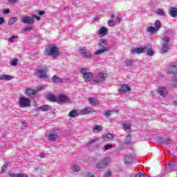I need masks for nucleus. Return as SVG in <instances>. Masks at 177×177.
I'll return each mask as SVG.
<instances>
[{"mask_svg":"<svg viewBox=\"0 0 177 177\" xmlns=\"http://www.w3.org/2000/svg\"><path fill=\"white\" fill-rule=\"evenodd\" d=\"M153 26H149L146 28L147 32H149L150 35H153V34L161 29V21L159 20L155 21Z\"/></svg>","mask_w":177,"mask_h":177,"instance_id":"1","label":"nucleus"},{"mask_svg":"<svg viewBox=\"0 0 177 177\" xmlns=\"http://www.w3.org/2000/svg\"><path fill=\"white\" fill-rule=\"evenodd\" d=\"M80 74H82L85 82H91V80L92 79V77H93V74L89 72V70L86 68H81Z\"/></svg>","mask_w":177,"mask_h":177,"instance_id":"2","label":"nucleus"},{"mask_svg":"<svg viewBox=\"0 0 177 177\" xmlns=\"http://www.w3.org/2000/svg\"><path fill=\"white\" fill-rule=\"evenodd\" d=\"M39 67L40 68L37 69V77L42 80H46L48 78V66L41 65Z\"/></svg>","mask_w":177,"mask_h":177,"instance_id":"3","label":"nucleus"},{"mask_svg":"<svg viewBox=\"0 0 177 177\" xmlns=\"http://www.w3.org/2000/svg\"><path fill=\"white\" fill-rule=\"evenodd\" d=\"M110 161L109 158H102L97 161L95 167L98 169H104L110 164Z\"/></svg>","mask_w":177,"mask_h":177,"instance_id":"4","label":"nucleus"},{"mask_svg":"<svg viewBox=\"0 0 177 177\" xmlns=\"http://www.w3.org/2000/svg\"><path fill=\"white\" fill-rule=\"evenodd\" d=\"M46 53H47V55H49V56H53V57H57V56L60 55L59 48H57V46H53L46 48Z\"/></svg>","mask_w":177,"mask_h":177,"instance_id":"5","label":"nucleus"},{"mask_svg":"<svg viewBox=\"0 0 177 177\" xmlns=\"http://www.w3.org/2000/svg\"><path fill=\"white\" fill-rule=\"evenodd\" d=\"M107 77V73H99L96 77L93 80V84H102V82H104L106 81V77Z\"/></svg>","mask_w":177,"mask_h":177,"instance_id":"6","label":"nucleus"},{"mask_svg":"<svg viewBox=\"0 0 177 177\" xmlns=\"http://www.w3.org/2000/svg\"><path fill=\"white\" fill-rule=\"evenodd\" d=\"M18 104L19 107H21V109L30 107V106H31V101L29 98L21 97L19 98Z\"/></svg>","mask_w":177,"mask_h":177,"instance_id":"7","label":"nucleus"},{"mask_svg":"<svg viewBox=\"0 0 177 177\" xmlns=\"http://www.w3.org/2000/svg\"><path fill=\"white\" fill-rule=\"evenodd\" d=\"M169 41L170 39L169 37L165 36L163 38V43L162 44V48L160 50V53H167V52H168V50H169V47L171 46V45H169Z\"/></svg>","mask_w":177,"mask_h":177,"instance_id":"8","label":"nucleus"},{"mask_svg":"<svg viewBox=\"0 0 177 177\" xmlns=\"http://www.w3.org/2000/svg\"><path fill=\"white\" fill-rule=\"evenodd\" d=\"M79 50L82 56H83V57L85 59H91V57H92V54L89 51L85 50V47L80 48Z\"/></svg>","mask_w":177,"mask_h":177,"instance_id":"9","label":"nucleus"},{"mask_svg":"<svg viewBox=\"0 0 177 177\" xmlns=\"http://www.w3.org/2000/svg\"><path fill=\"white\" fill-rule=\"evenodd\" d=\"M21 23H24L25 24H34L35 21L32 18V15L28 16V17H24L21 19Z\"/></svg>","mask_w":177,"mask_h":177,"instance_id":"10","label":"nucleus"},{"mask_svg":"<svg viewBox=\"0 0 177 177\" xmlns=\"http://www.w3.org/2000/svg\"><path fill=\"white\" fill-rule=\"evenodd\" d=\"M120 93H127L131 92V87L127 84H122L118 89Z\"/></svg>","mask_w":177,"mask_h":177,"instance_id":"11","label":"nucleus"},{"mask_svg":"<svg viewBox=\"0 0 177 177\" xmlns=\"http://www.w3.org/2000/svg\"><path fill=\"white\" fill-rule=\"evenodd\" d=\"M158 95H160V96H163L164 97L168 95V91H167V88L165 87L160 86L158 88Z\"/></svg>","mask_w":177,"mask_h":177,"instance_id":"12","label":"nucleus"},{"mask_svg":"<svg viewBox=\"0 0 177 177\" xmlns=\"http://www.w3.org/2000/svg\"><path fill=\"white\" fill-rule=\"evenodd\" d=\"M80 113L82 115H86V114H91V113H95V111L89 107H85L82 110H81Z\"/></svg>","mask_w":177,"mask_h":177,"instance_id":"13","label":"nucleus"},{"mask_svg":"<svg viewBox=\"0 0 177 177\" xmlns=\"http://www.w3.org/2000/svg\"><path fill=\"white\" fill-rule=\"evenodd\" d=\"M15 77L10 76L9 75H0V80L1 81H12Z\"/></svg>","mask_w":177,"mask_h":177,"instance_id":"14","label":"nucleus"},{"mask_svg":"<svg viewBox=\"0 0 177 177\" xmlns=\"http://www.w3.org/2000/svg\"><path fill=\"white\" fill-rule=\"evenodd\" d=\"M107 32H109V29L106 27H102L99 30L98 34L102 37H104V35H107Z\"/></svg>","mask_w":177,"mask_h":177,"instance_id":"15","label":"nucleus"},{"mask_svg":"<svg viewBox=\"0 0 177 177\" xmlns=\"http://www.w3.org/2000/svg\"><path fill=\"white\" fill-rule=\"evenodd\" d=\"M104 52H109V48L104 46H102L100 49L95 52V55H102V53H104Z\"/></svg>","mask_w":177,"mask_h":177,"instance_id":"16","label":"nucleus"},{"mask_svg":"<svg viewBox=\"0 0 177 177\" xmlns=\"http://www.w3.org/2000/svg\"><path fill=\"white\" fill-rule=\"evenodd\" d=\"M26 96H32V95L37 94V90H33L31 88H26L25 91Z\"/></svg>","mask_w":177,"mask_h":177,"instance_id":"17","label":"nucleus"},{"mask_svg":"<svg viewBox=\"0 0 177 177\" xmlns=\"http://www.w3.org/2000/svg\"><path fill=\"white\" fill-rule=\"evenodd\" d=\"M169 15L171 17H177V8H169Z\"/></svg>","mask_w":177,"mask_h":177,"instance_id":"18","label":"nucleus"},{"mask_svg":"<svg viewBox=\"0 0 177 177\" xmlns=\"http://www.w3.org/2000/svg\"><path fill=\"white\" fill-rule=\"evenodd\" d=\"M52 81L55 84H56V83L60 84V82H63V79L62 77L55 75L52 77Z\"/></svg>","mask_w":177,"mask_h":177,"instance_id":"19","label":"nucleus"},{"mask_svg":"<svg viewBox=\"0 0 177 177\" xmlns=\"http://www.w3.org/2000/svg\"><path fill=\"white\" fill-rule=\"evenodd\" d=\"M146 50V46H144L143 48H136L131 50V52H133L134 53H143Z\"/></svg>","mask_w":177,"mask_h":177,"instance_id":"20","label":"nucleus"},{"mask_svg":"<svg viewBox=\"0 0 177 177\" xmlns=\"http://www.w3.org/2000/svg\"><path fill=\"white\" fill-rule=\"evenodd\" d=\"M39 110H41V111H48V110H50V106L48 104L42 105L41 106L37 108L36 111H39Z\"/></svg>","mask_w":177,"mask_h":177,"instance_id":"21","label":"nucleus"},{"mask_svg":"<svg viewBox=\"0 0 177 177\" xmlns=\"http://www.w3.org/2000/svg\"><path fill=\"white\" fill-rule=\"evenodd\" d=\"M59 139V136L57 134L51 133L48 135V140L50 142H55Z\"/></svg>","mask_w":177,"mask_h":177,"instance_id":"22","label":"nucleus"},{"mask_svg":"<svg viewBox=\"0 0 177 177\" xmlns=\"http://www.w3.org/2000/svg\"><path fill=\"white\" fill-rule=\"evenodd\" d=\"M9 177H28L26 174H21L20 173L13 174L10 173L8 174Z\"/></svg>","mask_w":177,"mask_h":177,"instance_id":"23","label":"nucleus"},{"mask_svg":"<svg viewBox=\"0 0 177 177\" xmlns=\"http://www.w3.org/2000/svg\"><path fill=\"white\" fill-rule=\"evenodd\" d=\"M88 102L90 103V104H97V103H99V100H97V98L95 97H89L88 98Z\"/></svg>","mask_w":177,"mask_h":177,"instance_id":"24","label":"nucleus"},{"mask_svg":"<svg viewBox=\"0 0 177 177\" xmlns=\"http://www.w3.org/2000/svg\"><path fill=\"white\" fill-rule=\"evenodd\" d=\"M68 115L71 118H74L75 117H77V115H78V112L77 111V110H72L68 113Z\"/></svg>","mask_w":177,"mask_h":177,"instance_id":"25","label":"nucleus"},{"mask_svg":"<svg viewBox=\"0 0 177 177\" xmlns=\"http://www.w3.org/2000/svg\"><path fill=\"white\" fill-rule=\"evenodd\" d=\"M59 102H68V97H67V96L64 95H60L59 96Z\"/></svg>","mask_w":177,"mask_h":177,"instance_id":"26","label":"nucleus"},{"mask_svg":"<svg viewBox=\"0 0 177 177\" xmlns=\"http://www.w3.org/2000/svg\"><path fill=\"white\" fill-rule=\"evenodd\" d=\"M124 64L126 67H129L133 64V61L132 59H126Z\"/></svg>","mask_w":177,"mask_h":177,"instance_id":"27","label":"nucleus"},{"mask_svg":"<svg viewBox=\"0 0 177 177\" xmlns=\"http://www.w3.org/2000/svg\"><path fill=\"white\" fill-rule=\"evenodd\" d=\"M16 21H17V17H12L9 19L8 24L10 26H13V24L16 23Z\"/></svg>","mask_w":177,"mask_h":177,"instance_id":"28","label":"nucleus"},{"mask_svg":"<svg viewBox=\"0 0 177 177\" xmlns=\"http://www.w3.org/2000/svg\"><path fill=\"white\" fill-rule=\"evenodd\" d=\"M169 73H177V67L176 66H172L169 68Z\"/></svg>","mask_w":177,"mask_h":177,"instance_id":"29","label":"nucleus"},{"mask_svg":"<svg viewBox=\"0 0 177 177\" xmlns=\"http://www.w3.org/2000/svg\"><path fill=\"white\" fill-rule=\"evenodd\" d=\"M71 169L74 172H80V171H81V168L78 165H73V166H72L71 167Z\"/></svg>","mask_w":177,"mask_h":177,"instance_id":"30","label":"nucleus"},{"mask_svg":"<svg viewBox=\"0 0 177 177\" xmlns=\"http://www.w3.org/2000/svg\"><path fill=\"white\" fill-rule=\"evenodd\" d=\"M48 99H49V100H51V102H57V97L53 95H49L48 96Z\"/></svg>","mask_w":177,"mask_h":177,"instance_id":"31","label":"nucleus"},{"mask_svg":"<svg viewBox=\"0 0 177 177\" xmlns=\"http://www.w3.org/2000/svg\"><path fill=\"white\" fill-rule=\"evenodd\" d=\"M124 162H125V164H131V162H132V159L129 156H126L124 158Z\"/></svg>","mask_w":177,"mask_h":177,"instance_id":"32","label":"nucleus"},{"mask_svg":"<svg viewBox=\"0 0 177 177\" xmlns=\"http://www.w3.org/2000/svg\"><path fill=\"white\" fill-rule=\"evenodd\" d=\"M108 26L109 27H114V26H115V21H114L113 19H109L108 21Z\"/></svg>","mask_w":177,"mask_h":177,"instance_id":"33","label":"nucleus"},{"mask_svg":"<svg viewBox=\"0 0 177 177\" xmlns=\"http://www.w3.org/2000/svg\"><path fill=\"white\" fill-rule=\"evenodd\" d=\"M86 177H99V176H97L95 173L93 174L91 171H88L87 172Z\"/></svg>","mask_w":177,"mask_h":177,"instance_id":"34","label":"nucleus"},{"mask_svg":"<svg viewBox=\"0 0 177 177\" xmlns=\"http://www.w3.org/2000/svg\"><path fill=\"white\" fill-rule=\"evenodd\" d=\"M103 44L105 45V46H107V44L106 43V39H101L100 41V43L98 44V45L100 46V48H102V45H103Z\"/></svg>","mask_w":177,"mask_h":177,"instance_id":"35","label":"nucleus"},{"mask_svg":"<svg viewBox=\"0 0 177 177\" xmlns=\"http://www.w3.org/2000/svg\"><path fill=\"white\" fill-rule=\"evenodd\" d=\"M147 56H153L154 55V52L151 48H149L147 51Z\"/></svg>","mask_w":177,"mask_h":177,"instance_id":"36","label":"nucleus"},{"mask_svg":"<svg viewBox=\"0 0 177 177\" xmlns=\"http://www.w3.org/2000/svg\"><path fill=\"white\" fill-rule=\"evenodd\" d=\"M19 38V36H16V35H13V36H11L10 38H9V41L10 42H15V39Z\"/></svg>","mask_w":177,"mask_h":177,"instance_id":"37","label":"nucleus"},{"mask_svg":"<svg viewBox=\"0 0 177 177\" xmlns=\"http://www.w3.org/2000/svg\"><path fill=\"white\" fill-rule=\"evenodd\" d=\"M131 134H128L127 136V139L125 140V143H127V145H129V143L131 142Z\"/></svg>","mask_w":177,"mask_h":177,"instance_id":"38","label":"nucleus"},{"mask_svg":"<svg viewBox=\"0 0 177 177\" xmlns=\"http://www.w3.org/2000/svg\"><path fill=\"white\" fill-rule=\"evenodd\" d=\"M136 177H147V175L145 173L138 172L136 174Z\"/></svg>","mask_w":177,"mask_h":177,"instance_id":"39","label":"nucleus"},{"mask_svg":"<svg viewBox=\"0 0 177 177\" xmlns=\"http://www.w3.org/2000/svg\"><path fill=\"white\" fill-rule=\"evenodd\" d=\"M156 13H157L158 16H164L165 15V12H164V10H162L161 9L158 10Z\"/></svg>","mask_w":177,"mask_h":177,"instance_id":"40","label":"nucleus"},{"mask_svg":"<svg viewBox=\"0 0 177 177\" xmlns=\"http://www.w3.org/2000/svg\"><path fill=\"white\" fill-rule=\"evenodd\" d=\"M93 143H96V140H91L89 142H88L86 144V147H89V146H91V145H93Z\"/></svg>","mask_w":177,"mask_h":177,"instance_id":"41","label":"nucleus"},{"mask_svg":"<svg viewBox=\"0 0 177 177\" xmlns=\"http://www.w3.org/2000/svg\"><path fill=\"white\" fill-rule=\"evenodd\" d=\"M22 30H23V31H25V32L30 31V30H32V26H28L26 28H24Z\"/></svg>","mask_w":177,"mask_h":177,"instance_id":"42","label":"nucleus"},{"mask_svg":"<svg viewBox=\"0 0 177 177\" xmlns=\"http://www.w3.org/2000/svg\"><path fill=\"white\" fill-rule=\"evenodd\" d=\"M19 63V60L17 59H15L10 62L11 66H17V64Z\"/></svg>","mask_w":177,"mask_h":177,"instance_id":"43","label":"nucleus"},{"mask_svg":"<svg viewBox=\"0 0 177 177\" xmlns=\"http://www.w3.org/2000/svg\"><path fill=\"white\" fill-rule=\"evenodd\" d=\"M104 138H106V139H113V138H114V136L111 133H107L104 136Z\"/></svg>","mask_w":177,"mask_h":177,"instance_id":"44","label":"nucleus"},{"mask_svg":"<svg viewBox=\"0 0 177 177\" xmlns=\"http://www.w3.org/2000/svg\"><path fill=\"white\" fill-rule=\"evenodd\" d=\"M94 131H102L103 129V127L95 125L93 128Z\"/></svg>","mask_w":177,"mask_h":177,"instance_id":"45","label":"nucleus"},{"mask_svg":"<svg viewBox=\"0 0 177 177\" xmlns=\"http://www.w3.org/2000/svg\"><path fill=\"white\" fill-rule=\"evenodd\" d=\"M8 165H9V163L8 162H6L2 167L3 172H5V171H6V168H8Z\"/></svg>","mask_w":177,"mask_h":177,"instance_id":"46","label":"nucleus"},{"mask_svg":"<svg viewBox=\"0 0 177 177\" xmlns=\"http://www.w3.org/2000/svg\"><path fill=\"white\" fill-rule=\"evenodd\" d=\"M123 129H124V131H128V130L131 129V125L124 124L123 125Z\"/></svg>","mask_w":177,"mask_h":177,"instance_id":"47","label":"nucleus"},{"mask_svg":"<svg viewBox=\"0 0 177 177\" xmlns=\"http://www.w3.org/2000/svg\"><path fill=\"white\" fill-rule=\"evenodd\" d=\"M112 174H113V173L111 172V171L108 170V171L105 173V175L104 176V177H110V176H111Z\"/></svg>","mask_w":177,"mask_h":177,"instance_id":"48","label":"nucleus"},{"mask_svg":"<svg viewBox=\"0 0 177 177\" xmlns=\"http://www.w3.org/2000/svg\"><path fill=\"white\" fill-rule=\"evenodd\" d=\"M104 117H110V115H111V111H106L105 113H104Z\"/></svg>","mask_w":177,"mask_h":177,"instance_id":"49","label":"nucleus"},{"mask_svg":"<svg viewBox=\"0 0 177 177\" xmlns=\"http://www.w3.org/2000/svg\"><path fill=\"white\" fill-rule=\"evenodd\" d=\"M112 147H113V145L108 144V145H106L104 146V149L105 150H110V149H112Z\"/></svg>","mask_w":177,"mask_h":177,"instance_id":"50","label":"nucleus"},{"mask_svg":"<svg viewBox=\"0 0 177 177\" xmlns=\"http://www.w3.org/2000/svg\"><path fill=\"white\" fill-rule=\"evenodd\" d=\"M121 20H122V17H116V21H115V23H120V21H121Z\"/></svg>","mask_w":177,"mask_h":177,"instance_id":"51","label":"nucleus"},{"mask_svg":"<svg viewBox=\"0 0 177 177\" xmlns=\"http://www.w3.org/2000/svg\"><path fill=\"white\" fill-rule=\"evenodd\" d=\"M3 15H9V13H10V10H4L3 12Z\"/></svg>","mask_w":177,"mask_h":177,"instance_id":"52","label":"nucleus"},{"mask_svg":"<svg viewBox=\"0 0 177 177\" xmlns=\"http://www.w3.org/2000/svg\"><path fill=\"white\" fill-rule=\"evenodd\" d=\"M32 17L33 20H34V19H36L37 20V21H39V20H41V17L39 16H32Z\"/></svg>","mask_w":177,"mask_h":177,"instance_id":"53","label":"nucleus"},{"mask_svg":"<svg viewBox=\"0 0 177 177\" xmlns=\"http://www.w3.org/2000/svg\"><path fill=\"white\" fill-rule=\"evenodd\" d=\"M3 23H5V18L3 17H0V25L3 24Z\"/></svg>","mask_w":177,"mask_h":177,"instance_id":"54","label":"nucleus"},{"mask_svg":"<svg viewBox=\"0 0 177 177\" xmlns=\"http://www.w3.org/2000/svg\"><path fill=\"white\" fill-rule=\"evenodd\" d=\"M172 86L173 88H177V80L172 82Z\"/></svg>","mask_w":177,"mask_h":177,"instance_id":"55","label":"nucleus"},{"mask_svg":"<svg viewBox=\"0 0 177 177\" xmlns=\"http://www.w3.org/2000/svg\"><path fill=\"white\" fill-rule=\"evenodd\" d=\"M37 15H39V16H44V15H45V11H39Z\"/></svg>","mask_w":177,"mask_h":177,"instance_id":"56","label":"nucleus"},{"mask_svg":"<svg viewBox=\"0 0 177 177\" xmlns=\"http://www.w3.org/2000/svg\"><path fill=\"white\" fill-rule=\"evenodd\" d=\"M8 1L11 3H17V2H19V0H8Z\"/></svg>","mask_w":177,"mask_h":177,"instance_id":"57","label":"nucleus"},{"mask_svg":"<svg viewBox=\"0 0 177 177\" xmlns=\"http://www.w3.org/2000/svg\"><path fill=\"white\" fill-rule=\"evenodd\" d=\"M40 158H45V154L44 153H39Z\"/></svg>","mask_w":177,"mask_h":177,"instance_id":"58","label":"nucleus"},{"mask_svg":"<svg viewBox=\"0 0 177 177\" xmlns=\"http://www.w3.org/2000/svg\"><path fill=\"white\" fill-rule=\"evenodd\" d=\"M174 106H177V100H176L175 101H174Z\"/></svg>","mask_w":177,"mask_h":177,"instance_id":"59","label":"nucleus"},{"mask_svg":"<svg viewBox=\"0 0 177 177\" xmlns=\"http://www.w3.org/2000/svg\"><path fill=\"white\" fill-rule=\"evenodd\" d=\"M115 17V15H112L111 16V19H113Z\"/></svg>","mask_w":177,"mask_h":177,"instance_id":"60","label":"nucleus"}]
</instances>
